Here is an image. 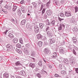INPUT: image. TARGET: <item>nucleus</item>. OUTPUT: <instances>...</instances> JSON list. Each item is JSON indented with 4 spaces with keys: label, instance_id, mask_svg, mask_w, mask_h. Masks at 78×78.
Returning <instances> with one entry per match:
<instances>
[{
    "label": "nucleus",
    "instance_id": "nucleus-49",
    "mask_svg": "<svg viewBox=\"0 0 78 78\" xmlns=\"http://www.w3.org/2000/svg\"><path fill=\"white\" fill-rule=\"evenodd\" d=\"M30 0H27L26 1L27 3H30Z\"/></svg>",
    "mask_w": 78,
    "mask_h": 78
},
{
    "label": "nucleus",
    "instance_id": "nucleus-47",
    "mask_svg": "<svg viewBox=\"0 0 78 78\" xmlns=\"http://www.w3.org/2000/svg\"><path fill=\"white\" fill-rule=\"evenodd\" d=\"M54 2H55V3L56 5H58V4H59V1H56V0H55Z\"/></svg>",
    "mask_w": 78,
    "mask_h": 78
},
{
    "label": "nucleus",
    "instance_id": "nucleus-4",
    "mask_svg": "<svg viewBox=\"0 0 78 78\" xmlns=\"http://www.w3.org/2000/svg\"><path fill=\"white\" fill-rule=\"evenodd\" d=\"M69 20L70 22L72 24H73V25H75L76 23V21L73 18H69Z\"/></svg>",
    "mask_w": 78,
    "mask_h": 78
},
{
    "label": "nucleus",
    "instance_id": "nucleus-12",
    "mask_svg": "<svg viewBox=\"0 0 78 78\" xmlns=\"http://www.w3.org/2000/svg\"><path fill=\"white\" fill-rule=\"evenodd\" d=\"M57 56H58L57 52H54V55L52 56V58H55L56 59V58L57 57Z\"/></svg>",
    "mask_w": 78,
    "mask_h": 78
},
{
    "label": "nucleus",
    "instance_id": "nucleus-55",
    "mask_svg": "<svg viewBox=\"0 0 78 78\" xmlns=\"http://www.w3.org/2000/svg\"><path fill=\"white\" fill-rule=\"evenodd\" d=\"M24 2H25L24 0H22L20 2V3H21V4H23Z\"/></svg>",
    "mask_w": 78,
    "mask_h": 78
},
{
    "label": "nucleus",
    "instance_id": "nucleus-26",
    "mask_svg": "<svg viewBox=\"0 0 78 78\" xmlns=\"http://www.w3.org/2000/svg\"><path fill=\"white\" fill-rule=\"evenodd\" d=\"M39 27L40 28H41V29H42L43 28V27H44V24L42 23H40Z\"/></svg>",
    "mask_w": 78,
    "mask_h": 78
},
{
    "label": "nucleus",
    "instance_id": "nucleus-35",
    "mask_svg": "<svg viewBox=\"0 0 78 78\" xmlns=\"http://www.w3.org/2000/svg\"><path fill=\"white\" fill-rule=\"evenodd\" d=\"M38 64L40 66H42V61H39Z\"/></svg>",
    "mask_w": 78,
    "mask_h": 78
},
{
    "label": "nucleus",
    "instance_id": "nucleus-17",
    "mask_svg": "<svg viewBox=\"0 0 78 78\" xmlns=\"http://www.w3.org/2000/svg\"><path fill=\"white\" fill-rule=\"evenodd\" d=\"M63 62H64V63H65V64H69V60H68V59H65L64 60H63Z\"/></svg>",
    "mask_w": 78,
    "mask_h": 78
},
{
    "label": "nucleus",
    "instance_id": "nucleus-27",
    "mask_svg": "<svg viewBox=\"0 0 78 78\" xmlns=\"http://www.w3.org/2000/svg\"><path fill=\"white\" fill-rule=\"evenodd\" d=\"M51 23V25L54 26L55 25V20H52Z\"/></svg>",
    "mask_w": 78,
    "mask_h": 78
},
{
    "label": "nucleus",
    "instance_id": "nucleus-56",
    "mask_svg": "<svg viewBox=\"0 0 78 78\" xmlns=\"http://www.w3.org/2000/svg\"><path fill=\"white\" fill-rule=\"evenodd\" d=\"M73 53L75 55H76V51H75L74 49L73 50Z\"/></svg>",
    "mask_w": 78,
    "mask_h": 78
},
{
    "label": "nucleus",
    "instance_id": "nucleus-50",
    "mask_svg": "<svg viewBox=\"0 0 78 78\" xmlns=\"http://www.w3.org/2000/svg\"><path fill=\"white\" fill-rule=\"evenodd\" d=\"M30 0H27L26 1L27 3H30Z\"/></svg>",
    "mask_w": 78,
    "mask_h": 78
},
{
    "label": "nucleus",
    "instance_id": "nucleus-54",
    "mask_svg": "<svg viewBox=\"0 0 78 78\" xmlns=\"http://www.w3.org/2000/svg\"><path fill=\"white\" fill-rule=\"evenodd\" d=\"M11 21L12 22H15V20L13 19H12L11 20Z\"/></svg>",
    "mask_w": 78,
    "mask_h": 78
},
{
    "label": "nucleus",
    "instance_id": "nucleus-36",
    "mask_svg": "<svg viewBox=\"0 0 78 78\" xmlns=\"http://www.w3.org/2000/svg\"><path fill=\"white\" fill-rule=\"evenodd\" d=\"M16 51L18 53H22V51L20 50L16 49Z\"/></svg>",
    "mask_w": 78,
    "mask_h": 78
},
{
    "label": "nucleus",
    "instance_id": "nucleus-60",
    "mask_svg": "<svg viewBox=\"0 0 78 78\" xmlns=\"http://www.w3.org/2000/svg\"><path fill=\"white\" fill-rule=\"evenodd\" d=\"M5 9H8V5H5Z\"/></svg>",
    "mask_w": 78,
    "mask_h": 78
},
{
    "label": "nucleus",
    "instance_id": "nucleus-37",
    "mask_svg": "<svg viewBox=\"0 0 78 78\" xmlns=\"http://www.w3.org/2000/svg\"><path fill=\"white\" fill-rule=\"evenodd\" d=\"M45 9H46V8H44L42 11V15H43L44 13L45 12Z\"/></svg>",
    "mask_w": 78,
    "mask_h": 78
},
{
    "label": "nucleus",
    "instance_id": "nucleus-45",
    "mask_svg": "<svg viewBox=\"0 0 78 78\" xmlns=\"http://www.w3.org/2000/svg\"><path fill=\"white\" fill-rule=\"evenodd\" d=\"M44 45H48V43L47 42V41H44Z\"/></svg>",
    "mask_w": 78,
    "mask_h": 78
},
{
    "label": "nucleus",
    "instance_id": "nucleus-1",
    "mask_svg": "<svg viewBox=\"0 0 78 78\" xmlns=\"http://www.w3.org/2000/svg\"><path fill=\"white\" fill-rule=\"evenodd\" d=\"M59 51L60 53H66L67 51L66 50L65 48L61 47V46H58Z\"/></svg>",
    "mask_w": 78,
    "mask_h": 78
},
{
    "label": "nucleus",
    "instance_id": "nucleus-23",
    "mask_svg": "<svg viewBox=\"0 0 78 78\" xmlns=\"http://www.w3.org/2000/svg\"><path fill=\"white\" fill-rule=\"evenodd\" d=\"M46 21L47 22V23H46L47 25H51V22L49 21V20H47Z\"/></svg>",
    "mask_w": 78,
    "mask_h": 78
},
{
    "label": "nucleus",
    "instance_id": "nucleus-61",
    "mask_svg": "<svg viewBox=\"0 0 78 78\" xmlns=\"http://www.w3.org/2000/svg\"><path fill=\"white\" fill-rule=\"evenodd\" d=\"M3 2V1L2 0H0V5H2V3Z\"/></svg>",
    "mask_w": 78,
    "mask_h": 78
},
{
    "label": "nucleus",
    "instance_id": "nucleus-20",
    "mask_svg": "<svg viewBox=\"0 0 78 78\" xmlns=\"http://www.w3.org/2000/svg\"><path fill=\"white\" fill-rule=\"evenodd\" d=\"M16 66H21L22 64L20 63V61H18L15 63Z\"/></svg>",
    "mask_w": 78,
    "mask_h": 78
},
{
    "label": "nucleus",
    "instance_id": "nucleus-10",
    "mask_svg": "<svg viewBox=\"0 0 78 78\" xmlns=\"http://www.w3.org/2000/svg\"><path fill=\"white\" fill-rule=\"evenodd\" d=\"M69 62L71 64L73 65L75 64V60L73 59H69Z\"/></svg>",
    "mask_w": 78,
    "mask_h": 78
},
{
    "label": "nucleus",
    "instance_id": "nucleus-18",
    "mask_svg": "<svg viewBox=\"0 0 78 78\" xmlns=\"http://www.w3.org/2000/svg\"><path fill=\"white\" fill-rule=\"evenodd\" d=\"M43 36L41 35V34H38L37 35V38L38 39H42Z\"/></svg>",
    "mask_w": 78,
    "mask_h": 78
},
{
    "label": "nucleus",
    "instance_id": "nucleus-40",
    "mask_svg": "<svg viewBox=\"0 0 78 78\" xmlns=\"http://www.w3.org/2000/svg\"><path fill=\"white\" fill-rule=\"evenodd\" d=\"M61 73L63 75H66V72L65 71H61Z\"/></svg>",
    "mask_w": 78,
    "mask_h": 78
},
{
    "label": "nucleus",
    "instance_id": "nucleus-25",
    "mask_svg": "<svg viewBox=\"0 0 78 78\" xmlns=\"http://www.w3.org/2000/svg\"><path fill=\"white\" fill-rule=\"evenodd\" d=\"M73 32H77L78 31V29L76 27H75L73 29Z\"/></svg>",
    "mask_w": 78,
    "mask_h": 78
},
{
    "label": "nucleus",
    "instance_id": "nucleus-52",
    "mask_svg": "<svg viewBox=\"0 0 78 78\" xmlns=\"http://www.w3.org/2000/svg\"><path fill=\"white\" fill-rule=\"evenodd\" d=\"M62 25H61L60 26V27L58 28L59 30H62Z\"/></svg>",
    "mask_w": 78,
    "mask_h": 78
},
{
    "label": "nucleus",
    "instance_id": "nucleus-15",
    "mask_svg": "<svg viewBox=\"0 0 78 78\" xmlns=\"http://www.w3.org/2000/svg\"><path fill=\"white\" fill-rule=\"evenodd\" d=\"M18 8V7L16 5H13V8L12 10L13 11H16V9H17V8Z\"/></svg>",
    "mask_w": 78,
    "mask_h": 78
},
{
    "label": "nucleus",
    "instance_id": "nucleus-16",
    "mask_svg": "<svg viewBox=\"0 0 78 78\" xmlns=\"http://www.w3.org/2000/svg\"><path fill=\"white\" fill-rule=\"evenodd\" d=\"M61 25H62V28L63 29H64L65 28V25L64 24H62V25L61 24H59V23H57V26L58 27H60Z\"/></svg>",
    "mask_w": 78,
    "mask_h": 78
},
{
    "label": "nucleus",
    "instance_id": "nucleus-13",
    "mask_svg": "<svg viewBox=\"0 0 78 78\" xmlns=\"http://www.w3.org/2000/svg\"><path fill=\"white\" fill-rule=\"evenodd\" d=\"M30 56H35V55H36V53L35 51H31L30 52Z\"/></svg>",
    "mask_w": 78,
    "mask_h": 78
},
{
    "label": "nucleus",
    "instance_id": "nucleus-51",
    "mask_svg": "<svg viewBox=\"0 0 78 78\" xmlns=\"http://www.w3.org/2000/svg\"><path fill=\"white\" fill-rule=\"evenodd\" d=\"M8 31V30H6L4 32V34H6V33Z\"/></svg>",
    "mask_w": 78,
    "mask_h": 78
},
{
    "label": "nucleus",
    "instance_id": "nucleus-43",
    "mask_svg": "<svg viewBox=\"0 0 78 78\" xmlns=\"http://www.w3.org/2000/svg\"><path fill=\"white\" fill-rule=\"evenodd\" d=\"M60 16L61 17H64V14L63 13L61 12L60 14Z\"/></svg>",
    "mask_w": 78,
    "mask_h": 78
},
{
    "label": "nucleus",
    "instance_id": "nucleus-19",
    "mask_svg": "<svg viewBox=\"0 0 78 78\" xmlns=\"http://www.w3.org/2000/svg\"><path fill=\"white\" fill-rule=\"evenodd\" d=\"M55 39H51V41H50V44H53V43H55Z\"/></svg>",
    "mask_w": 78,
    "mask_h": 78
},
{
    "label": "nucleus",
    "instance_id": "nucleus-41",
    "mask_svg": "<svg viewBox=\"0 0 78 78\" xmlns=\"http://www.w3.org/2000/svg\"><path fill=\"white\" fill-rule=\"evenodd\" d=\"M37 77H38V78H41V76H41V74H40V73H38L37 74Z\"/></svg>",
    "mask_w": 78,
    "mask_h": 78
},
{
    "label": "nucleus",
    "instance_id": "nucleus-44",
    "mask_svg": "<svg viewBox=\"0 0 78 78\" xmlns=\"http://www.w3.org/2000/svg\"><path fill=\"white\" fill-rule=\"evenodd\" d=\"M43 17L44 19H47V16L46 14H44V15Z\"/></svg>",
    "mask_w": 78,
    "mask_h": 78
},
{
    "label": "nucleus",
    "instance_id": "nucleus-2",
    "mask_svg": "<svg viewBox=\"0 0 78 78\" xmlns=\"http://www.w3.org/2000/svg\"><path fill=\"white\" fill-rule=\"evenodd\" d=\"M65 15L66 17H70L72 16V13L70 11L68 12L66 11L65 12Z\"/></svg>",
    "mask_w": 78,
    "mask_h": 78
},
{
    "label": "nucleus",
    "instance_id": "nucleus-39",
    "mask_svg": "<svg viewBox=\"0 0 78 78\" xmlns=\"http://www.w3.org/2000/svg\"><path fill=\"white\" fill-rule=\"evenodd\" d=\"M55 77H58V78H61V76L58 75V74H55Z\"/></svg>",
    "mask_w": 78,
    "mask_h": 78
},
{
    "label": "nucleus",
    "instance_id": "nucleus-31",
    "mask_svg": "<svg viewBox=\"0 0 78 78\" xmlns=\"http://www.w3.org/2000/svg\"><path fill=\"white\" fill-rule=\"evenodd\" d=\"M20 73H21V75H25L26 73L25 72H24V71H22L20 72Z\"/></svg>",
    "mask_w": 78,
    "mask_h": 78
},
{
    "label": "nucleus",
    "instance_id": "nucleus-63",
    "mask_svg": "<svg viewBox=\"0 0 78 78\" xmlns=\"http://www.w3.org/2000/svg\"><path fill=\"white\" fill-rule=\"evenodd\" d=\"M29 45H30V44H26V46L27 47H29Z\"/></svg>",
    "mask_w": 78,
    "mask_h": 78
},
{
    "label": "nucleus",
    "instance_id": "nucleus-8",
    "mask_svg": "<svg viewBox=\"0 0 78 78\" xmlns=\"http://www.w3.org/2000/svg\"><path fill=\"white\" fill-rule=\"evenodd\" d=\"M50 51V50L48 48H46L44 49V52L46 55L48 54Z\"/></svg>",
    "mask_w": 78,
    "mask_h": 78
},
{
    "label": "nucleus",
    "instance_id": "nucleus-5",
    "mask_svg": "<svg viewBox=\"0 0 78 78\" xmlns=\"http://www.w3.org/2000/svg\"><path fill=\"white\" fill-rule=\"evenodd\" d=\"M21 10L23 13H25L27 11V8L25 7H21Z\"/></svg>",
    "mask_w": 78,
    "mask_h": 78
},
{
    "label": "nucleus",
    "instance_id": "nucleus-34",
    "mask_svg": "<svg viewBox=\"0 0 78 78\" xmlns=\"http://www.w3.org/2000/svg\"><path fill=\"white\" fill-rule=\"evenodd\" d=\"M45 6V4H42L41 6V7L40 8V11H42V9H43V8Z\"/></svg>",
    "mask_w": 78,
    "mask_h": 78
},
{
    "label": "nucleus",
    "instance_id": "nucleus-53",
    "mask_svg": "<svg viewBox=\"0 0 78 78\" xmlns=\"http://www.w3.org/2000/svg\"><path fill=\"white\" fill-rule=\"evenodd\" d=\"M20 44L23 43V41L22 40V39H21L20 40Z\"/></svg>",
    "mask_w": 78,
    "mask_h": 78
},
{
    "label": "nucleus",
    "instance_id": "nucleus-32",
    "mask_svg": "<svg viewBox=\"0 0 78 78\" xmlns=\"http://www.w3.org/2000/svg\"><path fill=\"white\" fill-rule=\"evenodd\" d=\"M16 47L18 48H21V45L20 44H16Z\"/></svg>",
    "mask_w": 78,
    "mask_h": 78
},
{
    "label": "nucleus",
    "instance_id": "nucleus-11",
    "mask_svg": "<svg viewBox=\"0 0 78 78\" xmlns=\"http://www.w3.org/2000/svg\"><path fill=\"white\" fill-rule=\"evenodd\" d=\"M3 76L4 78H9V74L5 73L3 74Z\"/></svg>",
    "mask_w": 78,
    "mask_h": 78
},
{
    "label": "nucleus",
    "instance_id": "nucleus-62",
    "mask_svg": "<svg viewBox=\"0 0 78 78\" xmlns=\"http://www.w3.org/2000/svg\"><path fill=\"white\" fill-rule=\"evenodd\" d=\"M26 27L27 28H28L30 27V26L28 24H27Z\"/></svg>",
    "mask_w": 78,
    "mask_h": 78
},
{
    "label": "nucleus",
    "instance_id": "nucleus-29",
    "mask_svg": "<svg viewBox=\"0 0 78 78\" xmlns=\"http://www.w3.org/2000/svg\"><path fill=\"white\" fill-rule=\"evenodd\" d=\"M8 36L11 39L12 38L14 37V35L11 34H9Z\"/></svg>",
    "mask_w": 78,
    "mask_h": 78
},
{
    "label": "nucleus",
    "instance_id": "nucleus-9",
    "mask_svg": "<svg viewBox=\"0 0 78 78\" xmlns=\"http://www.w3.org/2000/svg\"><path fill=\"white\" fill-rule=\"evenodd\" d=\"M32 4L33 5L34 8H35V9H37V8H38V6H37V4L36 3V2H32Z\"/></svg>",
    "mask_w": 78,
    "mask_h": 78
},
{
    "label": "nucleus",
    "instance_id": "nucleus-64",
    "mask_svg": "<svg viewBox=\"0 0 78 78\" xmlns=\"http://www.w3.org/2000/svg\"><path fill=\"white\" fill-rule=\"evenodd\" d=\"M43 68L44 69H47V67H46V66H43Z\"/></svg>",
    "mask_w": 78,
    "mask_h": 78
},
{
    "label": "nucleus",
    "instance_id": "nucleus-7",
    "mask_svg": "<svg viewBox=\"0 0 78 78\" xmlns=\"http://www.w3.org/2000/svg\"><path fill=\"white\" fill-rule=\"evenodd\" d=\"M47 36H48V37H51L53 36V34H52V33L50 31H47Z\"/></svg>",
    "mask_w": 78,
    "mask_h": 78
},
{
    "label": "nucleus",
    "instance_id": "nucleus-38",
    "mask_svg": "<svg viewBox=\"0 0 78 78\" xmlns=\"http://www.w3.org/2000/svg\"><path fill=\"white\" fill-rule=\"evenodd\" d=\"M75 12H77L78 11V7L76 6L75 7Z\"/></svg>",
    "mask_w": 78,
    "mask_h": 78
},
{
    "label": "nucleus",
    "instance_id": "nucleus-33",
    "mask_svg": "<svg viewBox=\"0 0 78 78\" xmlns=\"http://www.w3.org/2000/svg\"><path fill=\"white\" fill-rule=\"evenodd\" d=\"M50 0H49V1L46 4L47 8H48V7H49V6H50Z\"/></svg>",
    "mask_w": 78,
    "mask_h": 78
},
{
    "label": "nucleus",
    "instance_id": "nucleus-14",
    "mask_svg": "<svg viewBox=\"0 0 78 78\" xmlns=\"http://www.w3.org/2000/svg\"><path fill=\"white\" fill-rule=\"evenodd\" d=\"M46 12L48 16H50L51 14V10H48Z\"/></svg>",
    "mask_w": 78,
    "mask_h": 78
},
{
    "label": "nucleus",
    "instance_id": "nucleus-21",
    "mask_svg": "<svg viewBox=\"0 0 78 78\" xmlns=\"http://www.w3.org/2000/svg\"><path fill=\"white\" fill-rule=\"evenodd\" d=\"M17 14L18 15V16H21L22 14V13H21V11L20 10H18L17 11Z\"/></svg>",
    "mask_w": 78,
    "mask_h": 78
},
{
    "label": "nucleus",
    "instance_id": "nucleus-28",
    "mask_svg": "<svg viewBox=\"0 0 78 78\" xmlns=\"http://www.w3.org/2000/svg\"><path fill=\"white\" fill-rule=\"evenodd\" d=\"M13 41L14 43H17L18 42V40L17 38H14L13 39Z\"/></svg>",
    "mask_w": 78,
    "mask_h": 78
},
{
    "label": "nucleus",
    "instance_id": "nucleus-57",
    "mask_svg": "<svg viewBox=\"0 0 78 78\" xmlns=\"http://www.w3.org/2000/svg\"><path fill=\"white\" fill-rule=\"evenodd\" d=\"M50 29V27H47L46 29V31H47L48 30Z\"/></svg>",
    "mask_w": 78,
    "mask_h": 78
},
{
    "label": "nucleus",
    "instance_id": "nucleus-59",
    "mask_svg": "<svg viewBox=\"0 0 78 78\" xmlns=\"http://www.w3.org/2000/svg\"><path fill=\"white\" fill-rule=\"evenodd\" d=\"M60 2L61 3H62V4H64V0H62L60 1Z\"/></svg>",
    "mask_w": 78,
    "mask_h": 78
},
{
    "label": "nucleus",
    "instance_id": "nucleus-22",
    "mask_svg": "<svg viewBox=\"0 0 78 78\" xmlns=\"http://www.w3.org/2000/svg\"><path fill=\"white\" fill-rule=\"evenodd\" d=\"M37 45L40 47H42V42L39 41L38 42Z\"/></svg>",
    "mask_w": 78,
    "mask_h": 78
},
{
    "label": "nucleus",
    "instance_id": "nucleus-3",
    "mask_svg": "<svg viewBox=\"0 0 78 78\" xmlns=\"http://www.w3.org/2000/svg\"><path fill=\"white\" fill-rule=\"evenodd\" d=\"M6 47L8 50H13V46L10 44H7L6 46Z\"/></svg>",
    "mask_w": 78,
    "mask_h": 78
},
{
    "label": "nucleus",
    "instance_id": "nucleus-30",
    "mask_svg": "<svg viewBox=\"0 0 78 78\" xmlns=\"http://www.w3.org/2000/svg\"><path fill=\"white\" fill-rule=\"evenodd\" d=\"M39 28L38 27V26H34V30H39Z\"/></svg>",
    "mask_w": 78,
    "mask_h": 78
},
{
    "label": "nucleus",
    "instance_id": "nucleus-48",
    "mask_svg": "<svg viewBox=\"0 0 78 78\" xmlns=\"http://www.w3.org/2000/svg\"><path fill=\"white\" fill-rule=\"evenodd\" d=\"M34 31L35 33H37L39 31V30H34Z\"/></svg>",
    "mask_w": 78,
    "mask_h": 78
},
{
    "label": "nucleus",
    "instance_id": "nucleus-46",
    "mask_svg": "<svg viewBox=\"0 0 78 78\" xmlns=\"http://www.w3.org/2000/svg\"><path fill=\"white\" fill-rule=\"evenodd\" d=\"M58 20L60 21V22H61L62 20H64V19H61L59 17H58Z\"/></svg>",
    "mask_w": 78,
    "mask_h": 78
},
{
    "label": "nucleus",
    "instance_id": "nucleus-24",
    "mask_svg": "<svg viewBox=\"0 0 78 78\" xmlns=\"http://www.w3.org/2000/svg\"><path fill=\"white\" fill-rule=\"evenodd\" d=\"M26 23V20H23L21 22L22 25H25Z\"/></svg>",
    "mask_w": 78,
    "mask_h": 78
},
{
    "label": "nucleus",
    "instance_id": "nucleus-6",
    "mask_svg": "<svg viewBox=\"0 0 78 78\" xmlns=\"http://www.w3.org/2000/svg\"><path fill=\"white\" fill-rule=\"evenodd\" d=\"M29 66L31 67L32 69H34L36 67V64L33 63H30Z\"/></svg>",
    "mask_w": 78,
    "mask_h": 78
},
{
    "label": "nucleus",
    "instance_id": "nucleus-58",
    "mask_svg": "<svg viewBox=\"0 0 78 78\" xmlns=\"http://www.w3.org/2000/svg\"><path fill=\"white\" fill-rule=\"evenodd\" d=\"M74 48L76 50V51H78V48H77V47L75 46H74Z\"/></svg>",
    "mask_w": 78,
    "mask_h": 78
},
{
    "label": "nucleus",
    "instance_id": "nucleus-42",
    "mask_svg": "<svg viewBox=\"0 0 78 78\" xmlns=\"http://www.w3.org/2000/svg\"><path fill=\"white\" fill-rule=\"evenodd\" d=\"M32 8H33V6L32 5L30 6V7H29L28 8V9H29V11H31V9H32Z\"/></svg>",
    "mask_w": 78,
    "mask_h": 78
}]
</instances>
